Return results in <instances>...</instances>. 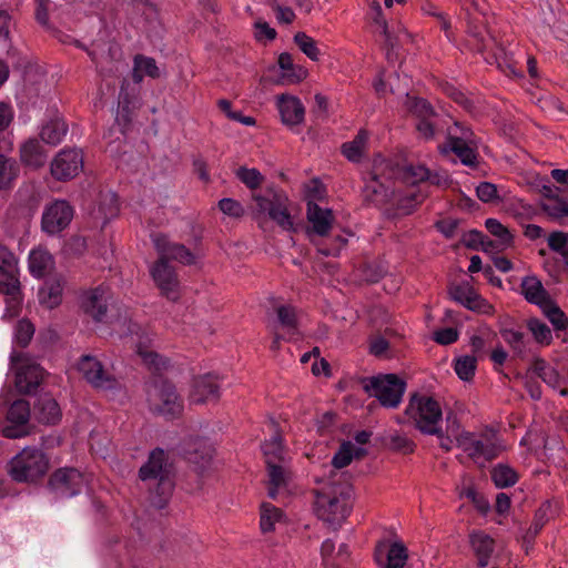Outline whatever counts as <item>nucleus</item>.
Listing matches in <instances>:
<instances>
[{"mask_svg":"<svg viewBox=\"0 0 568 568\" xmlns=\"http://www.w3.org/2000/svg\"><path fill=\"white\" fill-rule=\"evenodd\" d=\"M397 180L410 185V189L428 191L430 186L446 187L449 182L445 171H430L424 164L399 165L378 155L373 162L372 171L363 176L364 201L376 206L389 202L398 191L395 185Z\"/></svg>","mask_w":568,"mask_h":568,"instance_id":"obj_1","label":"nucleus"},{"mask_svg":"<svg viewBox=\"0 0 568 568\" xmlns=\"http://www.w3.org/2000/svg\"><path fill=\"white\" fill-rule=\"evenodd\" d=\"M403 105L413 120L418 140L432 142L446 131V141L458 140L459 143H468V145L479 144L478 138L469 126L455 122L453 128H446L445 116L438 113L426 99L406 94Z\"/></svg>","mask_w":568,"mask_h":568,"instance_id":"obj_2","label":"nucleus"},{"mask_svg":"<svg viewBox=\"0 0 568 568\" xmlns=\"http://www.w3.org/2000/svg\"><path fill=\"white\" fill-rule=\"evenodd\" d=\"M139 477L149 491L151 505L163 509L174 489V469L168 454L161 448L153 449L148 460L141 466Z\"/></svg>","mask_w":568,"mask_h":568,"instance_id":"obj_3","label":"nucleus"},{"mask_svg":"<svg viewBox=\"0 0 568 568\" xmlns=\"http://www.w3.org/2000/svg\"><path fill=\"white\" fill-rule=\"evenodd\" d=\"M354 488L352 484L334 481L316 491V516L331 526H339L352 513Z\"/></svg>","mask_w":568,"mask_h":568,"instance_id":"obj_4","label":"nucleus"},{"mask_svg":"<svg viewBox=\"0 0 568 568\" xmlns=\"http://www.w3.org/2000/svg\"><path fill=\"white\" fill-rule=\"evenodd\" d=\"M405 415L414 422L416 429L422 434H440L443 412L439 403L433 397L419 393L412 394Z\"/></svg>","mask_w":568,"mask_h":568,"instance_id":"obj_5","label":"nucleus"},{"mask_svg":"<svg viewBox=\"0 0 568 568\" xmlns=\"http://www.w3.org/2000/svg\"><path fill=\"white\" fill-rule=\"evenodd\" d=\"M363 389L375 397L379 405L387 409H396L403 402L407 383L396 374H378L361 379Z\"/></svg>","mask_w":568,"mask_h":568,"instance_id":"obj_6","label":"nucleus"},{"mask_svg":"<svg viewBox=\"0 0 568 568\" xmlns=\"http://www.w3.org/2000/svg\"><path fill=\"white\" fill-rule=\"evenodd\" d=\"M146 400L149 408L159 415L175 417L182 412V402L175 386L160 376L153 377L146 384Z\"/></svg>","mask_w":568,"mask_h":568,"instance_id":"obj_7","label":"nucleus"},{"mask_svg":"<svg viewBox=\"0 0 568 568\" xmlns=\"http://www.w3.org/2000/svg\"><path fill=\"white\" fill-rule=\"evenodd\" d=\"M49 469V459L41 449L24 448L10 462V475L16 481H33Z\"/></svg>","mask_w":568,"mask_h":568,"instance_id":"obj_8","label":"nucleus"},{"mask_svg":"<svg viewBox=\"0 0 568 568\" xmlns=\"http://www.w3.org/2000/svg\"><path fill=\"white\" fill-rule=\"evenodd\" d=\"M16 254L0 241V293L7 296L9 307L20 303L19 267Z\"/></svg>","mask_w":568,"mask_h":568,"instance_id":"obj_9","label":"nucleus"},{"mask_svg":"<svg viewBox=\"0 0 568 568\" xmlns=\"http://www.w3.org/2000/svg\"><path fill=\"white\" fill-rule=\"evenodd\" d=\"M11 368L14 372V385L19 393L29 394L37 389L43 376L42 368L26 353H12Z\"/></svg>","mask_w":568,"mask_h":568,"instance_id":"obj_10","label":"nucleus"},{"mask_svg":"<svg viewBox=\"0 0 568 568\" xmlns=\"http://www.w3.org/2000/svg\"><path fill=\"white\" fill-rule=\"evenodd\" d=\"M459 446L475 462L483 459L493 460L499 454L494 434L475 435L466 433L459 438Z\"/></svg>","mask_w":568,"mask_h":568,"instance_id":"obj_11","label":"nucleus"},{"mask_svg":"<svg viewBox=\"0 0 568 568\" xmlns=\"http://www.w3.org/2000/svg\"><path fill=\"white\" fill-rule=\"evenodd\" d=\"M83 378L99 389H112L116 387L115 377L104 369L102 363L92 355H82L77 364Z\"/></svg>","mask_w":568,"mask_h":568,"instance_id":"obj_12","label":"nucleus"},{"mask_svg":"<svg viewBox=\"0 0 568 568\" xmlns=\"http://www.w3.org/2000/svg\"><path fill=\"white\" fill-rule=\"evenodd\" d=\"M49 486L57 497L70 498L82 491L85 479L75 468H60L51 475Z\"/></svg>","mask_w":568,"mask_h":568,"instance_id":"obj_13","label":"nucleus"},{"mask_svg":"<svg viewBox=\"0 0 568 568\" xmlns=\"http://www.w3.org/2000/svg\"><path fill=\"white\" fill-rule=\"evenodd\" d=\"M73 217V207L64 200H55L45 206L41 227L43 232L54 235L64 230Z\"/></svg>","mask_w":568,"mask_h":568,"instance_id":"obj_14","label":"nucleus"},{"mask_svg":"<svg viewBox=\"0 0 568 568\" xmlns=\"http://www.w3.org/2000/svg\"><path fill=\"white\" fill-rule=\"evenodd\" d=\"M83 168V155L78 149L61 150L51 162L50 171L58 181L75 178Z\"/></svg>","mask_w":568,"mask_h":568,"instance_id":"obj_15","label":"nucleus"},{"mask_svg":"<svg viewBox=\"0 0 568 568\" xmlns=\"http://www.w3.org/2000/svg\"><path fill=\"white\" fill-rule=\"evenodd\" d=\"M30 404L24 399L14 400L8 409L7 419L10 423L2 428L7 438H21L29 434Z\"/></svg>","mask_w":568,"mask_h":568,"instance_id":"obj_16","label":"nucleus"},{"mask_svg":"<svg viewBox=\"0 0 568 568\" xmlns=\"http://www.w3.org/2000/svg\"><path fill=\"white\" fill-rule=\"evenodd\" d=\"M276 106L282 123L292 132L297 133L298 126L305 119V108L302 101L295 95L281 94L276 97Z\"/></svg>","mask_w":568,"mask_h":568,"instance_id":"obj_17","label":"nucleus"},{"mask_svg":"<svg viewBox=\"0 0 568 568\" xmlns=\"http://www.w3.org/2000/svg\"><path fill=\"white\" fill-rule=\"evenodd\" d=\"M151 275L161 293L171 301L179 298V281L174 268L162 257L154 263Z\"/></svg>","mask_w":568,"mask_h":568,"instance_id":"obj_18","label":"nucleus"},{"mask_svg":"<svg viewBox=\"0 0 568 568\" xmlns=\"http://www.w3.org/2000/svg\"><path fill=\"white\" fill-rule=\"evenodd\" d=\"M113 296L108 287L99 286L83 294L81 306L94 321L101 322L106 315Z\"/></svg>","mask_w":568,"mask_h":568,"instance_id":"obj_19","label":"nucleus"},{"mask_svg":"<svg viewBox=\"0 0 568 568\" xmlns=\"http://www.w3.org/2000/svg\"><path fill=\"white\" fill-rule=\"evenodd\" d=\"M307 221L310 227L307 235L314 242V236H326L333 225V213L329 209H323L313 201L307 202Z\"/></svg>","mask_w":568,"mask_h":568,"instance_id":"obj_20","label":"nucleus"},{"mask_svg":"<svg viewBox=\"0 0 568 568\" xmlns=\"http://www.w3.org/2000/svg\"><path fill=\"white\" fill-rule=\"evenodd\" d=\"M152 241L160 257L165 261L175 260L185 265L195 263L194 254L183 244L171 243L163 234L153 235Z\"/></svg>","mask_w":568,"mask_h":568,"instance_id":"obj_21","label":"nucleus"},{"mask_svg":"<svg viewBox=\"0 0 568 568\" xmlns=\"http://www.w3.org/2000/svg\"><path fill=\"white\" fill-rule=\"evenodd\" d=\"M374 557L379 568H404L408 560V550L404 544L394 541L388 547L378 545Z\"/></svg>","mask_w":568,"mask_h":568,"instance_id":"obj_22","label":"nucleus"},{"mask_svg":"<svg viewBox=\"0 0 568 568\" xmlns=\"http://www.w3.org/2000/svg\"><path fill=\"white\" fill-rule=\"evenodd\" d=\"M485 29L480 26L474 24L469 22L468 24V34L476 40V47L479 52H485L487 50L493 51V55L498 64L509 63L510 62V53L506 49L503 42H498L495 38L489 37L488 39L484 34Z\"/></svg>","mask_w":568,"mask_h":568,"instance_id":"obj_23","label":"nucleus"},{"mask_svg":"<svg viewBox=\"0 0 568 568\" xmlns=\"http://www.w3.org/2000/svg\"><path fill=\"white\" fill-rule=\"evenodd\" d=\"M454 301L460 303L466 308L480 314H491L494 307L484 297L475 292L468 284L456 285L450 290Z\"/></svg>","mask_w":568,"mask_h":568,"instance_id":"obj_24","label":"nucleus"},{"mask_svg":"<svg viewBox=\"0 0 568 568\" xmlns=\"http://www.w3.org/2000/svg\"><path fill=\"white\" fill-rule=\"evenodd\" d=\"M220 386L216 378L211 375H203L194 378L190 400L194 404H204L219 398Z\"/></svg>","mask_w":568,"mask_h":568,"instance_id":"obj_25","label":"nucleus"},{"mask_svg":"<svg viewBox=\"0 0 568 568\" xmlns=\"http://www.w3.org/2000/svg\"><path fill=\"white\" fill-rule=\"evenodd\" d=\"M478 144L459 143L458 140L445 141L438 145V150L442 154L447 155L454 153L459 161L470 168H475L478 164Z\"/></svg>","mask_w":568,"mask_h":568,"instance_id":"obj_26","label":"nucleus"},{"mask_svg":"<svg viewBox=\"0 0 568 568\" xmlns=\"http://www.w3.org/2000/svg\"><path fill=\"white\" fill-rule=\"evenodd\" d=\"M33 415L42 424L54 425L61 419V409L53 397L44 394L37 399Z\"/></svg>","mask_w":568,"mask_h":568,"instance_id":"obj_27","label":"nucleus"},{"mask_svg":"<svg viewBox=\"0 0 568 568\" xmlns=\"http://www.w3.org/2000/svg\"><path fill=\"white\" fill-rule=\"evenodd\" d=\"M520 291L527 302L540 308L551 302L549 293L536 276H526L521 282Z\"/></svg>","mask_w":568,"mask_h":568,"instance_id":"obj_28","label":"nucleus"},{"mask_svg":"<svg viewBox=\"0 0 568 568\" xmlns=\"http://www.w3.org/2000/svg\"><path fill=\"white\" fill-rule=\"evenodd\" d=\"M270 427L273 432L271 438L262 444V450L265 456L266 464L280 463L284 460V445L283 438L280 432L278 424L274 420H270Z\"/></svg>","mask_w":568,"mask_h":568,"instance_id":"obj_29","label":"nucleus"},{"mask_svg":"<svg viewBox=\"0 0 568 568\" xmlns=\"http://www.w3.org/2000/svg\"><path fill=\"white\" fill-rule=\"evenodd\" d=\"M429 191L424 189H408L395 202L396 215L412 214L428 196Z\"/></svg>","mask_w":568,"mask_h":568,"instance_id":"obj_30","label":"nucleus"},{"mask_svg":"<svg viewBox=\"0 0 568 568\" xmlns=\"http://www.w3.org/2000/svg\"><path fill=\"white\" fill-rule=\"evenodd\" d=\"M394 335L393 328H386L383 334L373 333L367 338L368 353L379 359H388L394 356L393 347L388 337Z\"/></svg>","mask_w":568,"mask_h":568,"instance_id":"obj_31","label":"nucleus"},{"mask_svg":"<svg viewBox=\"0 0 568 568\" xmlns=\"http://www.w3.org/2000/svg\"><path fill=\"white\" fill-rule=\"evenodd\" d=\"M469 541L477 557V565L480 568L487 567L494 551V539L484 531H474L469 536Z\"/></svg>","mask_w":568,"mask_h":568,"instance_id":"obj_32","label":"nucleus"},{"mask_svg":"<svg viewBox=\"0 0 568 568\" xmlns=\"http://www.w3.org/2000/svg\"><path fill=\"white\" fill-rule=\"evenodd\" d=\"M20 158L26 165L38 169L45 164L48 153L38 140L30 139L21 145Z\"/></svg>","mask_w":568,"mask_h":568,"instance_id":"obj_33","label":"nucleus"},{"mask_svg":"<svg viewBox=\"0 0 568 568\" xmlns=\"http://www.w3.org/2000/svg\"><path fill=\"white\" fill-rule=\"evenodd\" d=\"M54 266L52 255L42 247L33 248L29 254V271L36 277H43Z\"/></svg>","mask_w":568,"mask_h":568,"instance_id":"obj_34","label":"nucleus"},{"mask_svg":"<svg viewBox=\"0 0 568 568\" xmlns=\"http://www.w3.org/2000/svg\"><path fill=\"white\" fill-rule=\"evenodd\" d=\"M277 325L284 331L288 339L298 335V317L296 308L291 305H280L275 308Z\"/></svg>","mask_w":568,"mask_h":568,"instance_id":"obj_35","label":"nucleus"},{"mask_svg":"<svg viewBox=\"0 0 568 568\" xmlns=\"http://www.w3.org/2000/svg\"><path fill=\"white\" fill-rule=\"evenodd\" d=\"M68 132V126L62 119H53L45 123L40 132L43 142L50 145H58L62 142Z\"/></svg>","mask_w":568,"mask_h":568,"instance_id":"obj_36","label":"nucleus"},{"mask_svg":"<svg viewBox=\"0 0 568 568\" xmlns=\"http://www.w3.org/2000/svg\"><path fill=\"white\" fill-rule=\"evenodd\" d=\"M20 166L16 160L0 154V190H10L19 176Z\"/></svg>","mask_w":568,"mask_h":568,"instance_id":"obj_37","label":"nucleus"},{"mask_svg":"<svg viewBox=\"0 0 568 568\" xmlns=\"http://www.w3.org/2000/svg\"><path fill=\"white\" fill-rule=\"evenodd\" d=\"M490 477L498 488L511 487L519 479L518 473L513 467L501 463L493 467Z\"/></svg>","mask_w":568,"mask_h":568,"instance_id":"obj_38","label":"nucleus"},{"mask_svg":"<svg viewBox=\"0 0 568 568\" xmlns=\"http://www.w3.org/2000/svg\"><path fill=\"white\" fill-rule=\"evenodd\" d=\"M368 21L376 26V31L385 37L386 42L394 48L395 43L393 41V37L388 30L387 22L383 17V10L378 1L374 0L369 7L367 12Z\"/></svg>","mask_w":568,"mask_h":568,"instance_id":"obj_39","label":"nucleus"},{"mask_svg":"<svg viewBox=\"0 0 568 568\" xmlns=\"http://www.w3.org/2000/svg\"><path fill=\"white\" fill-rule=\"evenodd\" d=\"M554 515L555 509L552 504L549 500L542 503L535 513L534 520L527 531V535L535 538L545 525L554 517Z\"/></svg>","mask_w":568,"mask_h":568,"instance_id":"obj_40","label":"nucleus"},{"mask_svg":"<svg viewBox=\"0 0 568 568\" xmlns=\"http://www.w3.org/2000/svg\"><path fill=\"white\" fill-rule=\"evenodd\" d=\"M500 335L518 357L523 358L526 356L528 341L523 332L503 328L500 329Z\"/></svg>","mask_w":568,"mask_h":568,"instance_id":"obj_41","label":"nucleus"},{"mask_svg":"<svg viewBox=\"0 0 568 568\" xmlns=\"http://www.w3.org/2000/svg\"><path fill=\"white\" fill-rule=\"evenodd\" d=\"M200 448L189 452L187 458L194 465L195 471L203 475L211 466L213 450L206 445H200Z\"/></svg>","mask_w":568,"mask_h":568,"instance_id":"obj_42","label":"nucleus"},{"mask_svg":"<svg viewBox=\"0 0 568 568\" xmlns=\"http://www.w3.org/2000/svg\"><path fill=\"white\" fill-rule=\"evenodd\" d=\"M159 74V68L154 59L143 55H136L134 58L133 80L135 82H140L144 75L158 78Z\"/></svg>","mask_w":568,"mask_h":568,"instance_id":"obj_43","label":"nucleus"},{"mask_svg":"<svg viewBox=\"0 0 568 568\" xmlns=\"http://www.w3.org/2000/svg\"><path fill=\"white\" fill-rule=\"evenodd\" d=\"M541 210L552 220H561L566 216H568V199L558 195L554 200L550 201H542Z\"/></svg>","mask_w":568,"mask_h":568,"instance_id":"obj_44","label":"nucleus"},{"mask_svg":"<svg viewBox=\"0 0 568 568\" xmlns=\"http://www.w3.org/2000/svg\"><path fill=\"white\" fill-rule=\"evenodd\" d=\"M268 468V497L275 499L281 487L286 485L285 469L277 463L266 464Z\"/></svg>","mask_w":568,"mask_h":568,"instance_id":"obj_45","label":"nucleus"},{"mask_svg":"<svg viewBox=\"0 0 568 568\" xmlns=\"http://www.w3.org/2000/svg\"><path fill=\"white\" fill-rule=\"evenodd\" d=\"M283 514L281 509L275 506L263 503L261 506V529L263 532L273 531L275 528V524L281 520Z\"/></svg>","mask_w":568,"mask_h":568,"instance_id":"obj_46","label":"nucleus"},{"mask_svg":"<svg viewBox=\"0 0 568 568\" xmlns=\"http://www.w3.org/2000/svg\"><path fill=\"white\" fill-rule=\"evenodd\" d=\"M136 352L141 356L143 363L155 372H160L161 369L168 366V361L161 357L158 353L150 349L146 345L139 343L136 346Z\"/></svg>","mask_w":568,"mask_h":568,"instance_id":"obj_47","label":"nucleus"},{"mask_svg":"<svg viewBox=\"0 0 568 568\" xmlns=\"http://www.w3.org/2000/svg\"><path fill=\"white\" fill-rule=\"evenodd\" d=\"M268 216L286 231L293 230V221L282 197L276 200Z\"/></svg>","mask_w":568,"mask_h":568,"instance_id":"obj_48","label":"nucleus"},{"mask_svg":"<svg viewBox=\"0 0 568 568\" xmlns=\"http://www.w3.org/2000/svg\"><path fill=\"white\" fill-rule=\"evenodd\" d=\"M527 327L531 332L536 342L544 344V345H549L551 343V341H552L551 331H550L549 326L546 323H544L542 321H540L536 317H532V318L528 320Z\"/></svg>","mask_w":568,"mask_h":568,"instance_id":"obj_49","label":"nucleus"},{"mask_svg":"<svg viewBox=\"0 0 568 568\" xmlns=\"http://www.w3.org/2000/svg\"><path fill=\"white\" fill-rule=\"evenodd\" d=\"M541 310L556 331H565L568 327L567 316L552 301Z\"/></svg>","mask_w":568,"mask_h":568,"instance_id":"obj_50","label":"nucleus"},{"mask_svg":"<svg viewBox=\"0 0 568 568\" xmlns=\"http://www.w3.org/2000/svg\"><path fill=\"white\" fill-rule=\"evenodd\" d=\"M548 247L560 254L568 265V233L554 231L547 237Z\"/></svg>","mask_w":568,"mask_h":568,"instance_id":"obj_51","label":"nucleus"},{"mask_svg":"<svg viewBox=\"0 0 568 568\" xmlns=\"http://www.w3.org/2000/svg\"><path fill=\"white\" fill-rule=\"evenodd\" d=\"M454 368L462 381L468 382L475 375L476 358L469 355L460 356L456 359Z\"/></svg>","mask_w":568,"mask_h":568,"instance_id":"obj_52","label":"nucleus"},{"mask_svg":"<svg viewBox=\"0 0 568 568\" xmlns=\"http://www.w3.org/2000/svg\"><path fill=\"white\" fill-rule=\"evenodd\" d=\"M294 41L300 48V50L308 57L313 61H317L320 58V49L317 48V44L315 40L311 37H308L304 32H297L294 36Z\"/></svg>","mask_w":568,"mask_h":568,"instance_id":"obj_53","label":"nucleus"},{"mask_svg":"<svg viewBox=\"0 0 568 568\" xmlns=\"http://www.w3.org/2000/svg\"><path fill=\"white\" fill-rule=\"evenodd\" d=\"M487 231L499 241L500 245H510L513 235L498 220L487 219L485 222Z\"/></svg>","mask_w":568,"mask_h":568,"instance_id":"obj_54","label":"nucleus"},{"mask_svg":"<svg viewBox=\"0 0 568 568\" xmlns=\"http://www.w3.org/2000/svg\"><path fill=\"white\" fill-rule=\"evenodd\" d=\"M354 456V445L351 440H345L341 444L338 450L334 454L332 465L335 468H344L349 465Z\"/></svg>","mask_w":568,"mask_h":568,"instance_id":"obj_55","label":"nucleus"},{"mask_svg":"<svg viewBox=\"0 0 568 568\" xmlns=\"http://www.w3.org/2000/svg\"><path fill=\"white\" fill-rule=\"evenodd\" d=\"M99 211L102 214L104 220H110V219L116 216V214L119 212V204H118L116 195L112 192L101 194L100 203H99Z\"/></svg>","mask_w":568,"mask_h":568,"instance_id":"obj_56","label":"nucleus"},{"mask_svg":"<svg viewBox=\"0 0 568 568\" xmlns=\"http://www.w3.org/2000/svg\"><path fill=\"white\" fill-rule=\"evenodd\" d=\"M61 292L62 290L59 284H51L47 287H43L39 292L41 304L45 305L48 308L58 306L61 302Z\"/></svg>","mask_w":568,"mask_h":568,"instance_id":"obj_57","label":"nucleus"},{"mask_svg":"<svg viewBox=\"0 0 568 568\" xmlns=\"http://www.w3.org/2000/svg\"><path fill=\"white\" fill-rule=\"evenodd\" d=\"M236 176L252 190L258 187L263 181L262 174L256 169L240 168L236 171Z\"/></svg>","mask_w":568,"mask_h":568,"instance_id":"obj_58","label":"nucleus"},{"mask_svg":"<svg viewBox=\"0 0 568 568\" xmlns=\"http://www.w3.org/2000/svg\"><path fill=\"white\" fill-rule=\"evenodd\" d=\"M386 273L385 267L379 263H366L361 268V277L366 283H377Z\"/></svg>","mask_w":568,"mask_h":568,"instance_id":"obj_59","label":"nucleus"},{"mask_svg":"<svg viewBox=\"0 0 568 568\" xmlns=\"http://www.w3.org/2000/svg\"><path fill=\"white\" fill-rule=\"evenodd\" d=\"M219 209L225 215H229V216L235 217V219L242 217L245 213L243 205L239 201L231 199V197H224V199L220 200Z\"/></svg>","mask_w":568,"mask_h":568,"instance_id":"obj_60","label":"nucleus"},{"mask_svg":"<svg viewBox=\"0 0 568 568\" xmlns=\"http://www.w3.org/2000/svg\"><path fill=\"white\" fill-rule=\"evenodd\" d=\"M34 334V327L31 322L21 320L16 327V339L21 346H27Z\"/></svg>","mask_w":568,"mask_h":568,"instance_id":"obj_61","label":"nucleus"},{"mask_svg":"<svg viewBox=\"0 0 568 568\" xmlns=\"http://www.w3.org/2000/svg\"><path fill=\"white\" fill-rule=\"evenodd\" d=\"M389 447L402 454H410L415 449V443L405 435L395 434L390 436Z\"/></svg>","mask_w":568,"mask_h":568,"instance_id":"obj_62","label":"nucleus"},{"mask_svg":"<svg viewBox=\"0 0 568 568\" xmlns=\"http://www.w3.org/2000/svg\"><path fill=\"white\" fill-rule=\"evenodd\" d=\"M478 199L485 203L499 200L497 186L490 182H480L476 187Z\"/></svg>","mask_w":568,"mask_h":568,"instance_id":"obj_63","label":"nucleus"},{"mask_svg":"<svg viewBox=\"0 0 568 568\" xmlns=\"http://www.w3.org/2000/svg\"><path fill=\"white\" fill-rule=\"evenodd\" d=\"M541 381L554 389H558L561 396H568V387L562 386L564 381L554 367L547 371Z\"/></svg>","mask_w":568,"mask_h":568,"instance_id":"obj_64","label":"nucleus"}]
</instances>
